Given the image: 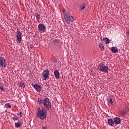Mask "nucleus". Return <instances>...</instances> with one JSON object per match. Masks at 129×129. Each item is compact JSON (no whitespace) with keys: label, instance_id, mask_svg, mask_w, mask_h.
Here are the masks:
<instances>
[{"label":"nucleus","instance_id":"f257e3e1","mask_svg":"<svg viewBox=\"0 0 129 129\" xmlns=\"http://www.w3.org/2000/svg\"><path fill=\"white\" fill-rule=\"evenodd\" d=\"M37 102L40 105H43L44 107H46L47 109H49L51 107V103H50V100H49L48 98H45L42 100V99L38 98L37 100Z\"/></svg>","mask_w":129,"mask_h":129},{"label":"nucleus","instance_id":"f03ea898","mask_svg":"<svg viewBox=\"0 0 129 129\" xmlns=\"http://www.w3.org/2000/svg\"><path fill=\"white\" fill-rule=\"evenodd\" d=\"M46 113H47V112L44 108H42V109H41L40 108H38L36 115L37 117H39L40 119H45V118H46Z\"/></svg>","mask_w":129,"mask_h":129},{"label":"nucleus","instance_id":"7ed1b4c3","mask_svg":"<svg viewBox=\"0 0 129 129\" xmlns=\"http://www.w3.org/2000/svg\"><path fill=\"white\" fill-rule=\"evenodd\" d=\"M99 69H100V71L102 72H105V73H107L108 72V70H109L108 67L106 66L104 64H99Z\"/></svg>","mask_w":129,"mask_h":129},{"label":"nucleus","instance_id":"20e7f679","mask_svg":"<svg viewBox=\"0 0 129 129\" xmlns=\"http://www.w3.org/2000/svg\"><path fill=\"white\" fill-rule=\"evenodd\" d=\"M64 19L67 24H70V23L73 22L75 21L74 18L70 15L64 17Z\"/></svg>","mask_w":129,"mask_h":129},{"label":"nucleus","instance_id":"39448f33","mask_svg":"<svg viewBox=\"0 0 129 129\" xmlns=\"http://www.w3.org/2000/svg\"><path fill=\"white\" fill-rule=\"evenodd\" d=\"M0 66L4 68L7 67V64H6V59L4 58L0 57Z\"/></svg>","mask_w":129,"mask_h":129},{"label":"nucleus","instance_id":"423d86ee","mask_svg":"<svg viewBox=\"0 0 129 129\" xmlns=\"http://www.w3.org/2000/svg\"><path fill=\"white\" fill-rule=\"evenodd\" d=\"M45 25L43 24H40L38 25V30L40 33L45 32Z\"/></svg>","mask_w":129,"mask_h":129},{"label":"nucleus","instance_id":"0eeeda50","mask_svg":"<svg viewBox=\"0 0 129 129\" xmlns=\"http://www.w3.org/2000/svg\"><path fill=\"white\" fill-rule=\"evenodd\" d=\"M49 71L46 70L42 74V77H43L44 80H46L47 78L49 77Z\"/></svg>","mask_w":129,"mask_h":129},{"label":"nucleus","instance_id":"6e6552de","mask_svg":"<svg viewBox=\"0 0 129 129\" xmlns=\"http://www.w3.org/2000/svg\"><path fill=\"white\" fill-rule=\"evenodd\" d=\"M17 38L19 43H21V42H22V36L21 35L20 31H18Z\"/></svg>","mask_w":129,"mask_h":129},{"label":"nucleus","instance_id":"1a4fd4ad","mask_svg":"<svg viewBox=\"0 0 129 129\" xmlns=\"http://www.w3.org/2000/svg\"><path fill=\"white\" fill-rule=\"evenodd\" d=\"M34 87L35 89H36V90L38 91V92H40V91L42 90V88H41V86H40V85H39L35 84L34 85Z\"/></svg>","mask_w":129,"mask_h":129},{"label":"nucleus","instance_id":"9d476101","mask_svg":"<svg viewBox=\"0 0 129 129\" xmlns=\"http://www.w3.org/2000/svg\"><path fill=\"white\" fill-rule=\"evenodd\" d=\"M114 123L115 124H119L120 123V118L119 117H115L114 118Z\"/></svg>","mask_w":129,"mask_h":129},{"label":"nucleus","instance_id":"9b49d317","mask_svg":"<svg viewBox=\"0 0 129 129\" xmlns=\"http://www.w3.org/2000/svg\"><path fill=\"white\" fill-rule=\"evenodd\" d=\"M62 13L63 14L64 18L70 16L68 12H67V11H66V10H65V9L63 10Z\"/></svg>","mask_w":129,"mask_h":129},{"label":"nucleus","instance_id":"f8f14e48","mask_svg":"<svg viewBox=\"0 0 129 129\" xmlns=\"http://www.w3.org/2000/svg\"><path fill=\"white\" fill-rule=\"evenodd\" d=\"M54 74L55 78H59L60 77V74L59 73V72L57 70H56L54 72Z\"/></svg>","mask_w":129,"mask_h":129},{"label":"nucleus","instance_id":"ddd939ff","mask_svg":"<svg viewBox=\"0 0 129 129\" xmlns=\"http://www.w3.org/2000/svg\"><path fill=\"white\" fill-rule=\"evenodd\" d=\"M108 124L111 126H113V124H114V122H113V120H112V119H109L108 120Z\"/></svg>","mask_w":129,"mask_h":129},{"label":"nucleus","instance_id":"4468645a","mask_svg":"<svg viewBox=\"0 0 129 129\" xmlns=\"http://www.w3.org/2000/svg\"><path fill=\"white\" fill-rule=\"evenodd\" d=\"M111 50L113 53H117V52H118V49H117V47H112Z\"/></svg>","mask_w":129,"mask_h":129},{"label":"nucleus","instance_id":"2eb2a0df","mask_svg":"<svg viewBox=\"0 0 129 129\" xmlns=\"http://www.w3.org/2000/svg\"><path fill=\"white\" fill-rule=\"evenodd\" d=\"M35 17L36 18L37 21H38V22H39V21H40V19H41V16H40V14H39L38 13H36Z\"/></svg>","mask_w":129,"mask_h":129},{"label":"nucleus","instance_id":"dca6fc26","mask_svg":"<svg viewBox=\"0 0 129 129\" xmlns=\"http://www.w3.org/2000/svg\"><path fill=\"white\" fill-rule=\"evenodd\" d=\"M103 40L104 41L105 43H106V44H109V39L108 38H104Z\"/></svg>","mask_w":129,"mask_h":129},{"label":"nucleus","instance_id":"f3484780","mask_svg":"<svg viewBox=\"0 0 129 129\" xmlns=\"http://www.w3.org/2000/svg\"><path fill=\"white\" fill-rule=\"evenodd\" d=\"M99 47L100 48L101 51H103L104 50V46L102 44H100L99 45Z\"/></svg>","mask_w":129,"mask_h":129},{"label":"nucleus","instance_id":"a211bd4d","mask_svg":"<svg viewBox=\"0 0 129 129\" xmlns=\"http://www.w3.org/2000/svg\"><path fill=\"white\" fill-rule=\"evenodd\" d=\"M22 124H21V122H17L15 123V126L16 127H20Z\"/></svg>","mask_w":129,"mask_h":129},{"label":"nucleus","instance_id":"6ab92c4d","mask_svg":"<svg viewBox=\"0 0 129 129\" xmlns=\"http://www.w3.org/2000/svg\"><path fill=\"white\" fill-rule=\"evenodd\" d=\"M0 89L1 91H4V90H5V89H4V87L3 86H0Z\"/></svg>","mask_w":129,"mask_h":129},{"label":"nucleus","instance_id":"aec40b11","mask_svg":"<svg viewBox=\"0 0 129 129\" xmlns=\"http://www.w3.org/2000/svg\"><path fill=\"white\" fill-rule=\"evenodd\" d=\"M109 103L112 104V103H113V102L112 101V99H110L109 100Z\"/></svg>","mask_w":129,"mask_h":129},{"label":"nucleus","instance_id":"412c9836","mask_svg":"<svg viewBox=\"0 0 129 129\" xmlns=\"http://www.w3.org/2000/svg\"><path fill=\"white\" fill-rule=\"evenodd\" d=\"M21 87H25V84H22L21 85Z\"/></svg>","mask_w":129,"mask_h":129},{"label":"nucleus","instance_id":"4be33fe9","mask_svg":"<svg viewBox=\"0 0 129 129\" xmlns=\"http://www.w3.org/2000/svg\"><path fill=\"white\" fill-rule=\"evenodd\" d=\"M8 107H9V108H11V107H12V106L10 104H8Z\"/></svg>","mask_w":129,"mask_h":129},{"label":"nucleus","instance_id":"5701e85b","mask_svg":"<svg viewBox=\"0 0 129 129\" xmlns=\"http://www.w3.org/2000/svg\"><path fill=\"white\" fill-rule=\"evenodd\" d=\"M121 114H122V115H125V112H122Z\"/></svg>","mask_w":129,"mask_h":129},{"label":"nucleus","instance_id":"b1692460","mask_svg":"<svg viewBox=\"0 0 129 129\" xmlns=\"http://www.w3.org/2000/svg\"><path fill=\"white\" fill-rule=\"evenodd\" d=\"M84 9H85V7L84 6H83L82 8H81V10H84Z\"/></svg>","mask_w":129,"mask_h":129},{"label":"nucleus","instance_id":"393cba45","mask_svg":"<svg viewBox=\"0 0 129 129\" xmlns=\"http://www.w3.org/2000/svg\"><path fill=\"white\" fill-rule=\"evenodd\" d=\"M19 114H20L21 117H23V116L22 115V112H20Z\"/></svg>","mask_w":129,"mask_h":129},{"label":"nucleus","instance_id":"a878e982","mask_svg":"<svg viewBox=\"0 0 129 129\" xmlns=\"http://www.w3.org/2000/svg\"><path fill=\"white\" fill-rule=\"evenodd\" d=\"M42 129H47V127H42Z\"/></svg>","mask_w":129,"mask_h":129},{"label":"nucleus","instance_id":"bb28decb","mask_svg":"<svg viewBox=\"0 0 129 129\" xmlns=\"http://www.w3.org/2000/svg\"><path fill=\"white\" fill-rule=\"evenodd\" d=\"M13 119L15 120V119H16V118H15V117H14V118H13Z\"/></svg>","mask_w":129,"mask_h":129}]
</instances>
